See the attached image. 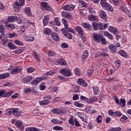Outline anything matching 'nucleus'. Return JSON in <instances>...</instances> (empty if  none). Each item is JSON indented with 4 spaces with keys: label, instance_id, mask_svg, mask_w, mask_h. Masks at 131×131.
<instances>
[{
    "label": "nucleus",
    "instance_id": "1",
    "mask_svg": "<svg viewBox=\"0 0 131 131\" xmlns=\"http://www.w3.org/2000/svg\"><path fill=\"white\" fill-rule=\"evenodd\" d=\"M93 41L97 42V43H100L101 42V45L105 46L107 45V40L106 38H104V36L101 34H98L97 33H93L92 34Z\"/></svg>",
    "mask_w": 131,
    "mask_h": 131
},
{
    "label": "nucleus",
    "instance_id": "2",
    "mask_svg": "<svg viewBox=\"0 0 131 131\" xmlns=\"http://www.w3.org/2000/svg\"><path fill=\"white\" fill-rule=\"evenodd\" d=\"M25 4V0H18V1H16L13 4L15 11H19L21 9V7L24 6Z\"/></svg>",
    "mask_w": 131,
    "mask_h": 131
},
{
    "label": "nucleus",
    "instance_id": "3",
    "mask_svg": "<svg viewBox=\"0 0 131 131\" xmlns=\"http://www.w3.org/2000/svg\"><path fill=\"white\" fill-rule=\"evenodd\" d=\"M92 26L93 29L96 30H103L104 29V28H103V25L101 23H97L96 22H93L92 23Z\"/></svg>",
    "mask_w": 131,
    "mask_h": 131
},
{
    "label": "nucleus",
    "instance_id": "4",
    "mask_svg": "<svg viewBox=\"0 0 131 131\" xmlns=\"http://www.w3.org/2000/svg\"><path fill=\"white\" fill-rule=\"evenodd\" d=\"M60 73L64 76H71V71L67 69H63L60 71Z\"/></svg>",
    "mask_w": 131,
    "mask_h": 131
},
{
    "label": "nucleus",
    "instance_id": "5",
    "mask_svg": "<svg viewBox=\"0 0 131 131\" xmlns=\"http://www.w3.org/2000/svg\"><path fill=\"white\" fill-rule=\"evenodd\" d=\"M75 8V6H74L72 5H67L62 7V10L64 11H67L68 12H71V11H73V10Z\"/></svg>",
    "mask_w": 131,
    "mask_h": 131
},
{
    "label": "nucleus",
    "instance_id": "6",
    "mask_svg": "<svg viewBox=\"0 0 131 131\" xmlns=\"http://www.w3.org/2000/svg\"><path fill=\"white\" fill-rule=\"evenodd\" d=\"M18 113V108H9L6 111V113L8 115H12V114H15V113Z\"/></svg>",
    "mask_w": 131,
    "mask_h": 131
},
{
    "label": "nucleus",
    "instance_id": "7",
    "mask_svg": "<svg viewBox=\"0 0 131 131\" xmlns=\"http://www.w3.org/2000/svg\"><path fill=\"white\" fill-rule=\"evenodd\" d=\"M42 80H43V78L42 77L36 78L31 82V84L32 85H36L37 83H39V82L42 81Z\"/></svg>",
    "mask_w": 131,
    "mask_h": 131
},
{
    "label": "nucleus",
    "instance_id": "8",
    "mask_svg": "<svg viewBox=\"0 0 131 131\" xmlns=\"http://www.w3.org/2000/svg\"><path fill=\"white\" fill-rule=\"evenodd\" d=\"M108 31L112 32V33H114V34H118L119 33V31H118V29L115 27H113L112 26H110L108 28Z\"/></svg>",
    "mask_w": 131,
    "mask_h": 131
},
{
    "label": "nucleus",
    "instance_id": "9",
    "mask_svg": "<svg viewBox=\"0 0 131 131\" xmlns=\"http://www.w3.org/2000/svg\"><path fill=\"white\" fill-rule=\"evenodd\" d=\"M41 6L45 9V10H46L47 11H49V12H51L52 11V9H51V6L48 4L46 2H41Z\"/></svg>",
    "mask_w": 131,
    "mask_h": 131
},
{
    "label": "nucleus",
    "instance_id": "10",
    "mask_svg": "<svg viewBox=\"0 0 131 131\" xmlns=\"http://www.w3.org/2000/svg\"><path fill=\"white\" fill-rule=\"evenodd\" d=\"M61 16L64 18H66V19H71V18H72V15L71 14L66 11H62Z\"/></svg>",
    "mask_w": 131,
    "mask_h": 131
},
{
    "label": "nucleus",
    "instance_id": "11",
    "mask_svg": "<svg viewBox=\"0 0 131 131\" xmlns=\"http://www.w3.org/2000/svg\"><path fill=\"white\" fill-rule=\"evenodd\" d=\"M33 78L31 76H27L26 77L24 78L21 80V82L23 83H28V82H30Z\"/></svg>",
    "mask_w": 131,
    "mask_h": 131
},
{
    "label": "nucleus",
    "instance_id": "12",
    "mask_svg": "<svg viewBox=\"0 0 131 131\" xmlns=\"http://www.w3.org/2000/svg\"><path fill=\"white\" fill-rule=\"evenodd\" d=\"M62 33L63 32H67V31H68V32H72V33H74L75 32L74 30L69 27V26L64 27V28L62 29Z\"/></svg>",
    "mask_w": 131,
    "mask_h": 131
},
{
    "label": "nucleus",
    "instance_id": "13",
    "mask_svg": "<svg viewBox=\"0 0 131 131\" xmlns=\"http://www.w3.org/2000/svg\"><path fill=\"white\" fill-rule=\"evenodd\" d=\"M77 83L79 84V85H81L84 88H86V86H88V83H86L85 81H84V80L83 79H79L77 81Z\"/></svg>",
    "mask_w": 131,
    "mask_h": 131
},
{
    "label": "nucleus",
    "instance_id": "14",
    "mask_svg": "<svg viewBox=\"0 0 131 131\" xmlns=\"http://www.w3.org/2000/svg\"><path fill=\"white\" fill-rule=\"evenodd\" d=\"M75 30L77 31V32L80 35H81V36H83L84 34V32L83 31V30H82V28H81L80 27H76L75 28Z\"/></svg>",
    "mask_w": 131,
    "mask_h": 131
},
{
    "label": "nucleus",
    "instance_id": "15",
    "mask_svg": "<svg viewBox=\"0 0 131 131\" xmlns=\"http://www.w3.org/2000/svg\"><path fill=\"white\" fill-rule=\"evenodd\" d=\"M99 17L103 20H106L107 14H106V12L104 11V10H101L99 12Z\"/></svg>",
    "mask_w": 131,
    "mask_h": 131
},
{
    "label": "nucleus",
    "instance_id": "16",
    "mask_svg": "<svg viewBox=\"0 0 131 131\" xmlns=\"http://www.w3.org/2000/svg\"><path fill=\"white\" fill-rule=\"evenodd\" d=\"M15 125L18 128H19L20 130H23L24 129V125H23V123H22V121H17L15 123Z\"/></svg>",
    "mask_w": 131,
    "mask_h": 131
},
{
    "label": "nucleus",
    "instance_id": "17",
    "mask_svg": "<svg viewBox=\"0 0 131 131\" xmlns=\"http://www.w3.org/2000/svg\"><path fill=\"white\" fill-rule=\"evenodd\" d=\"M8 71H11V74H16L18 73V71L20 72V70L18 68V67H15L13 69L9 68L8 69Z\"/></svg>",
    "mask_w": 131,
    "mask_h": 131
},
{
    "label": "nucleus",
    "instance_id": "18",
    "mask_svg": "<svg viewBox=\"0 0 131 131\" xmlns=\"http://www.w3.org/2000/svg\"><path fill=\"white\" fill-rule=\"evenodd\" d=\"M11 76V74L9 73H3L0 74V80L2 79H6L7 78H9Z\"/></svg>",
    "mask_w": 131,
    "mask_h": 131
},
{
    "label": "nucleus",
    "instance_id": "19",
    "mask_svg": "<svg viewBox=\"0 0 131 131\" xmlns=\"http://www.w3.org/2000/svg\"><path fill=\"white\" fill-rule=\"evenodd\" d=\"M50 102L51 101L45 99L42 101H39V105H41L42 106H47V105H49V104H50Z\"/></svg>",
    "mask_w": 131,
    "mask_h": 131
},
{
    "label": "nucleus",
    "instance_id": "20",
    "mask_svg": "<svg viewBox=\"0 0 131 131\" xmlns=\"http://www.w3.org/2000/svg\"><path fill=\"white\" fill-rule=\"evenodd\" d=\"M16 18L17 16H10L7 18V21H5V24H7L8 22H15Z\"/></svg>",
    "mask_w": 131,
    "mask_h": 131
},
{
    "label": "nucleus",
    "instance_id": "21",
    "mask_svg": "<svg viewBox=\"0 0 131 131\" xmlns=\"http://www.w3.org/2000/svg\"><path fill=\"white\" fill-rule=\"evenodd\" d=\"M62 33L67 38H68V39H72L73 36L71 33H69L68 32H63Z\"/></svg>",
    "mask_w": 131,
    "mask_h": 131
},
{
    "label": "nucleus",
    "instance_id": "22",
    "mask_svg": "<svg viewBox=\"0 0 131 131\" xmlns=\"http://www.w3.org/2000/svg\"><path fill=\"white\" fill-rule=\"evenodd\" d=\"M108 48L110 51H111L112 53H116L117 52V48H116V47H115V46L112 44L109 45Z\"/></svg>",
    "mask_w": 131,
    "mask_h": 131
},
{
    "label": "nucleus",
    "instance_id": "23",
    "mask_svg": "<svg viewBox=\"0 0 131 131\" xmlns=\"http://www.w3.org/2000/svg\"><path fill=\"white\" fill-rule=\"evenodd\" d=\"M5 28L8 30H14L16 27L13 24H9L5 25Z\"/></svg>",
    "mask_w": 131,
    "mask_h": 131
},
{
    "label": "nucleus",
    "instance_id": "24",
    "mask_svg": "<svg viewBox=\"0 0 131 131\" xmlns=\"http://www.w3.org/2000/svg\"><path fill=\"white\" fill-rule=\"evenodd\" d=\"M7 45H6L5 47H8L10 50H16V49H17L15 45L13 44L12 42H8Z\"/></svg>",
    "mask_w": 131,
    "mask_h": 131
},
{
    "label": "nucleus",
    "instance_id": "25",
    "mask_svg": "<svg viewBox=\"0 0 131 131\" xmlns=\"http://www.w3.org/2000/svg\"><path fill=\"white\" fill-rule=\"evenodd\" d=\"M49 20H50V16L49 15H46L44 17L43 19V24L44 26H47V25H48Z\"/></svg>",
    "mask_w": 131,
    "mask_h": 131
},
{
    "label": "nucleus",
    "instance_id": "26",
    "mask_svg": "<svg viewBox=\"0 0 131 131\" xmlns=\"http://www.w3.org/2000/svg\"><path fill=\"white\" fill-rule=\"evenodd\" d=\"M104 35L106 36V37H107L109 39L111 40H113V36L112 34H110L108 31H105L104 32Z\"/></svg>",
    "mask_w": 131,
    "mask_h": 131
},
{
    "label": "nucleus",
    "instance_id": "27",
    "mask_svg": "<svg viewBox=\"0 0 131 131\" xmlns=\"http://www.w3.org/2000/svg\"><path fill=\"white\" fill-rule=\"evenodd\" d=\"M88 19L89 21H98L99 20L98 18H97V16L94 15H89L88 16Z\"/></svg>",
    "mask_w": 131,
    "mask_h": 131
},
{
    "label": "nucleus",
    "instance_id": "28",
    "mask_svg": "<svg viewBox=\"0 0 131 131\" xmlns=\"http://www.w3.org/2000/svg\"><path fill=\"white\" fill-rule=\"evenodd\" d=\"M120 10L121 12H123L124 14H126L128 12V9L126 8L125 5H123L120 7Z\"/></svg>",
    "mask_w": 131,
    "mask_h": 131
},
{
    "label": "nucleus",
    "instance_id": "29",
    "mask_svg": "<svg viewBox=\"0 0 131 131\" xmlns=\"http://www.w3.org/2000/svg\"><path fill=\"white\" fill-rule=\"evenodd\" d=\"M82 26L85 28L86 29H88L89 30H92V26L90 25V24H88L87 23H83L82 24Z\"/></svg>",
    "mask_w": 131,
    "mask_h": 131
},
{
    "label": "nucleus",
    "instance_id": "30",
    "mask_svg": "<svg viewBox=\"0 0 131 131\" xmlns=\"http://www.w3.org/2000/svg\"><path fill=\"white\" fill-rule=\"evenodd\" d=\"M105 9H107V11H110V12H113L114 10L113 9V8L109 3L106 4V5L104 6Z\"/></svg>",
    "mask_w": 131,
    "mask_h": 131
},
{
    "label": "nucleus",
    "instance_id": "31",
    "mask_svg": "<svg viewBox=\"0 0 131 131\" xmlns=\"http://www.w3.org/2000/svg\"><path fill=\"white\" fill-rule=\"evenodd\" d=\"M119 55L122 56V57H124V58H127V53H125V51L123 50H120L119 51Z\"/></svg>",
    "mask_w": 131,
    "mask_h": 131
},
{
    "label": "nucleus",
    "instance_id": "32",
    "mask_svg": "<svg viewBox=\"0 0 131 131\" xmlns=\"http://www.w3.org/2000/svg\"><path fill=\"white\" fill-rule=\"evenodd\" d=\"M43 33L47 35H50L52 33V30L50 28H47L43 29Z\"/></svg>",
    "mask_w": 131,
    "mask_h": 131
},
{
    "label": "nucleus",
    "instance_id": "33",
    "mask_svg": "<svg viewBox=\"0 0 131 131\" xmlns=\"http://www.w3.org/2000/svg\"><path fill=\"white\" fill-rule=\"evenodd\" d=\"M51 36L55 41H58L59 40V36L56 33L51 34Z\"/></svg>",
    "mask_w": 131,
    "mask_h": 131
},
{
    "label": "nucleus",
    "instance_id": "34",
    "mask_svg": "<svg viewBox=\"0 0 131 131\" xmlns=\"http://www.w3.org/2000/svg\"><path fill=\"white\" fill-rule=\"evenodd\" d=\"M51 122L52 123H53V124H60L62 123V121L55 118H53L51 120Z\"/></svg>",
    "mask_w": 131,
    "mask_h": 131
},
{
    "label": "nucleus",
    "instance_id": "35",
    "mask_svg": "<svg viewBox=\"0 0 131 131\" xmlns=\"http://www.w3.org/2000/svg\"><path fill=\"white\" fill-rule=\"evenodd\" d=\"M96 101H97V98L95 97H91L90 98H87V102L89 104L94 103V102H96Z\"/></svg>",
    "mask_w": 131,
    "mask_h": 131
},
{
    "label": "nucleus",
    "instance_id": "36",
    "mask_svg": "<svg viewBox=\"0 0 131 131\" xmlns=\"http://www.w3.org/2000/svg\"><path fill=\"white\" fill-rule=\"evenodd\" d=\"M13 94H14V91H13L7 92L6 94H4L3 95V98H8L9 97H11Z\"/></svg>",
    "mask_w": 131,
    "mask_h": 131
},
{
    "label": "nucleus",
    "instance_id": "37",
    "mask_svg": "<svg viewBox=\"0 0 131 131\" xmlns=\"http://www.w3.org/2000/svg\"><path fill=\"white\" fill-rule=\"evenodd\" d=\"M57 62L59 63V65H62V66H66V61L64 60L62 58L59 59L58 60Z\"/></svg>",
    "mask_w": 131,
    "mask_h": 131
},
{
    "label": "nucleus",
    "instance_id": "38",
    "mask_svg": "<svg viewBox=\"0 0 131 131\" xmlns=\"http://www.w3.org/2000/svg\"><path fill=\"white\" fill-rule=\"evenodd\" d=\"M54 22L57 26H61V22L60 21V18H59V17L54 18Z\"/></svg>",
    "mask_w": 131,
    "mask_h": 131
},
{
    "label": "nucleus",
    "instance_id": "39",
    "mask_svg": "<svg viewBox=\"0 0 131 131\" xmlns=\"http://www.w3.org/2000/svg\"><path fill=\"white\" fill-rule=\"evenodd\" d=\"M79 6L82 8H86V7H88V4L83 1H79Z\"/></svg>",
    "mask_w": 131,
    "mask_h": 131
},
{
    "label": "nucleus",
    "instance_id": "40",
    "mask_svg": "<svg viewBox=\"0 0 131 131\" xmlns=\"http://www.w3.org/2000/svg\"><path fill=\"white\" fill-rule=\"evenodd\" d=\"M94 67H91L87 71V74H88L89 76H92V74H93V72H94Z\"/></svg>",
    "mask_w": 131,
    "mask_h": 131
},
{
    "label": "nucleus",
    "instance_id": "41",
    "mask_svg": "<svg viewBox=\"0 0 131 131\" xmlns=\"http://www.w3.org/2000/svg\"><path fill=\"white\" fill-rule=\"evenodd\" d=\"M93 92L94 95H99L100 94V90H99V88L97 86L93 87Z\"/></svg>",
    "mask_w": 131,
    "mask_h": 131
},
{
    "label": "nucleus",
    "instance_id": "42",
    "mask_svg": "<svg viewBox=\"0 0 131 131\" xmlns=\"http://www.w3.org/2000/svg\"><path fill=\"white\" fill-rule=\"evenodd\" d=\"M38 130H39L38 129L33 127H27L25 129V131H38Z\"/></svg>",
    "mask_w": 131,
    "mask_h": 131
},
{
    "label": "nucleus",
    "instance_id": "43",
    "mask_svg": "<svg viewBox=\"0 0 131 131\" xmlns=\"http://www.w3.org/2000/svg\"><path fill=\"white\" fill-rule=\"evenodd\" d=\"M74 71L76 75H78V76H80V75H81V74L80 73L81 71L79 70V69L76 68L75 69Z\"/></svg>",
    "mask_w": 131,
    "mask_h": 131
},
{
    "label": "nucleus",
    "instance_id": "44",
    "mask_svg": "<svg viewBox=\"0 0 131 131\" xmlns=\"http://www.w3.org/2000/svg\"><path fill=\"white\" fill-rule=\"evenodd\" d=\"M39 89L40 91H45L46 90V83L42 82L39 85Z\"/></svg>",
    "mask_w": 131,
    "mask_h": 131
},
{
    "label": "nucleus",
    "instance_id": "45",
    "mask_svg": "<svg viewBox=\"0 0 131 131\" xmlns=\"http://www.w3.org/2000/svg\"><path fill=\"white\" fill-rule=\"evenodd\" d=\"M33 55H34V56L35 57L36 60H37V61H39L40 60V58H39V54L36 53V52L34 51Z\"/></svg>",
    "mask_w": 131,
    "mask_h": 131
},
{
    "label": "nucleus",
    "instance_id": "46",
    "mask_svg": "<svg viewBox=\"0 0 131 131\" xmlns=\"http://www.w3.org/2000/svg\"><path fill=\"white\" fill-rule=\"evenodd\" d=\"M73 88L74 89L73 91L75 93H78V92H79V89H80V86H77V85H73Z\"/></svg>",
    "mask_w": 131,
    "mask_h": 131
},
{
    "label": "nucleus",
    "instance_id": "47",
    "mask_svg": "<svg viewBox=\"0 0 131 131\" xmlns=\"http://www.w3.org/2000/svg\"><path fill=\"white\" fill-rule=\"evenodd\" d=\"M25 13L26 15H28L29 16H30V7H26L25 9Z\"/></svg>",
    "mask_w": 131,
    "mask_h": 131
},
{
    "label": "nucleus",
    "instance_id": "48",
    "mask_svg": "<svg viewBox=\"0 0 131 131\" xmlns=\"http://www.w3.org/2000/svg\"><path fill=\"white\" fill-rule=\"evenodd\" d=\"M88 57H89V52L88 51L84 52L82 56V59H86Z\"/></svg>",
    "mask_w": 131,
    "mask_h": 131
},
{
    "label": "nucleus",
    "instance_id": "49",
    "mask_svg": "<svg viewBox=\"0 0 131 131\" xmlns=\"http://www.w3.org/2000/svg\"><path fill=\"white\" fill-rule=\"evenodd\" d=\"M119 105H121L122 107H125V100L121 99Z\"/></svg>",
    "mask_w": 131,
    "mask_h": 131
},
{
    "label": "nucleus",
    "instance_id": "50",
    "mask_svg": "<svg viewBox=\"0 0 131 131\" xmlns=\"http://www.w3.org/2000/svg\"><path fill=\"white\" fill-rule=\"evenodd\" d=\"M61 22L63 25H64V27H66V26H69L68 25V22L67 21V20L65 18H62L61 20Z\"/></svg>",
    "mask_w": 131,
    "mask_h": 131
},
{
    "label": "nucleus",
    "instance_id": "51",
    "mask_svg": "<svg viewBox=\"0 0 131 131\" xmlns=\"http://www.w3.org/2000/svg\"><path fill=\"white\" fill-rule=\"evenodd\" d=\"M74 105L76 107H79V108H82L83 107V104L78 103V101H76L74 102Z\"/></svg>",
    "mask_w": 131,
    "mask_h": 131
},
{
    "label": "nucleus",
    "instance_id": "52",
    "mask_svg": "<svg viewBox=\"0 0 131 131\" xmlns=\"http://www.w3.org/2000/svg\"><path fill=\"white\" fill-rule=\"evenodd\" d=\"M102 116L101 115H98L97 117L96 118V121L97 123H101L102 122Z\"/></svg>",
    "mask_w": 131,
    "mask_h": 131
},
{
    "label": "nucleus",
    "instance_id": "53",
    "mask_svg": "<svg viewBox=\"0 0 131 131\" xmlns=\"http://www.w3.org/2000/svg\"><path fill=\"white\" fill-rule=\"evenodd\" d=\"M8 35L9 37H10V38L18 36V35H17V33H8Z\"/></svg>",
    "mask_w": 131,
    "mask_h": 131
},
{
    "label": "nucleus",
    "instance_id": "54",
    "mask_svg": "<svg viewBox=\"0 0 131 131\" xmlns=\"http://www.w3.org/2000/svg\"><path fill=\"white\" fill-rule=\"evenodd\" d=\"M112 2L113 4H114L115 6H118V5L120 4V2H121V0H112Z\"/></svg>",
    "mask_w": 131,
    "mask_h": 131
},
{
    "label": "nucleus",
    "instance_id": "55",
    "mask_svg": "<svg viewBox=\"0 0 131 131\" xmlns=\"http://www.w3.org/2000/svg\"><path fill=\"white\" fill-rule=\"evenodd\" d=\"M69 123L72 125H74V120H73V116L71 117L69 119Z\"/></svg>",
    "mask_w": 131,
    "mask_h": 131
},
{
    "label": "nucleus",
    "instance_id": "56",
    "mask_svg": "<svg viewBox=\"0 0 131 131\" xmlns=\"http://www.w3.org/2000/svg\"><path fill=\"white\" fill-rule=\"evenodd\" d=\"M56 73V71H54V72L52 71H49L48 72L46 73V75L47 76H52V75H54Z\"/></svg>",
    "mask_w": 131,
    "mask_h": 131
},
{
    "label": "nucleus",
    "instance_id": "57",
    "mask_svg": "<svg viewBox=\"0 0 131 131\" xmlns=\"http://www.w3.org/2000/svg\"><path fill=\"white\" fill-rule=\"evenodd\" d=\"M54 130H63V127L59 126H55L53 127Z\"/></svg>",
    "mask_w": 131,
    "mask_h": 131
},
{
    "label": "nucleus",
    "instance_id": "58",
    "mask_svg": "<svg viewBox=\"0 0 131 131\" xmlns=\"http://www.w3.org/2000/svg\"><path fill=\"white\" fill-rule=\"evenodd\" d=\"M48 56H50V57H54L55 55H56V53L53 51H50L48 53Z\"/></svg>",
    "mask_w": 131,
    "mask_h": 131
},
{
    "label": "nucleus",
    "instance_id": "59",
    "mask_svg": "<svg viewBox=\"0 0 131 131\" xmlns=\"http://www.w3.org/2000/svg\"><path fill=\"white\" fill-rule=\"evenodd\" d=\"M122 114H121V112L119 111H117L115 112V116H117L118 117H119L120 116H122Z\"/></svg>",
    "mask_w": 131,
    "mask_h": 131
},
{
    "label": "nucleus",
    "instance_id": "60",
    "mask_svg": "<svg viewBox=\"0 0 131 131\" xmlns=\"http://www.w3.org/2000/svg\"><path fill=\"white\" fill-rule=\"evenodd\" d=\"M34 68L30 67L27 69V72L28 73H32L34 71Z\"/></svg>",
    "mask_w": 131,
    "mask_h": 131
},
{
    "label": "nucleus",
    "instance_id": "61",
    "mask_svg": "<svg viewBox=\"0 0 131 131\" xmlns=\"http://www.w3.org/2000/svg\"><path fill=\"white\" fill-rule=\"evenodd\" d=\"M108 3L106 2V0H101L100 4L102 7H104L107 5Z\"/></svg>",
    "mask_w": 131,
    "mask_h": 131
},
{
    "label": "nucleus",
    "instance_id": "62",
    "mask_svg": "<svg viewBox=\"0 0 131 131\" xmlns=\"http://www.w3.org/2000/svg\"><path fill=\"white\" fill-rule=\"evenodd\" d=\"M26 40L29 42H31L32 41H33V40H34V36H31V37H29Z\"/></svg>",
    "mask_w": 131,
    "mask_h": 131
},
{
    "label": "nucleus",
    "instance_id": "63",
    "mask_svg": "<svg viewBox=\"0 0 131 131\" xmlns=\"http://www.w3.org/2000/svg\"><path fill=\"white\" fill-rule=\"evenodd\" d=\"M74 122H75V125L76 126L79 127L80 126V124L79 123V122L77 120V119L75 118L74 119Z\"/></svg>",
    "mask_w": 131,
    "mask_h": 131
},
{
    "label": "nucleus",
    "instance_id": "64",
    "mask_svg": "<svg viewBox=\"0 0 131 131\" xmlns=\"http://www.w3.org/2000/svg\"><path fill=\"white\" fill-rule=\"evenodd\" d=\"M53 112L54 114H58V113H60V110L58 108H54L53 110Z\"/></svg>",
    "mask_w": 131,
    "mask_h": 131
}]
</instances>
